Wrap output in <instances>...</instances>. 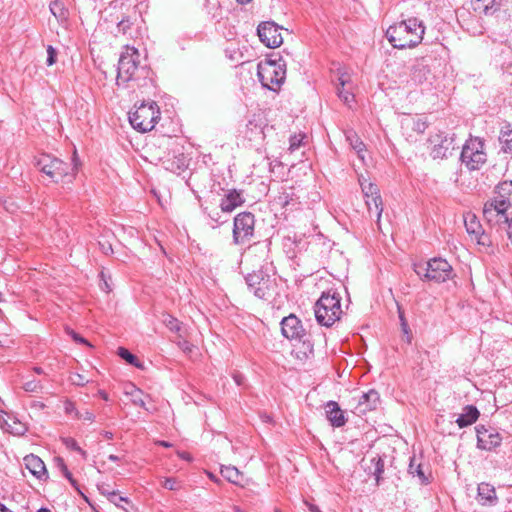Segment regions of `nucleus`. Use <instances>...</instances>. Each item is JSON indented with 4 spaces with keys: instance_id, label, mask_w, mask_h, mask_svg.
Returning a JSON list of instances; mask_svg holds the SVG:
<instances>
[{
    "instance_id": "f257e3e1",
    "label": "nucleus",
    "mask_w": 512,
    "mask_h": 512,
    "mask_svg": "<svg viewBox=\"0 0 512 512\" xmlns=\"http://www.w3.org/2000/svg\"><path fill=\"white\" fill-rule=\"evenodd\" d=\"M425 27L417 18H409L386 30V38L394 48L405 49L417 46L423 39Z\"/></svg>"
},
{
    "instance_id": "f03ea898",
    "label": "nucleus",
    "mask_w": 512,
    "mask_h": 512,
    "mask_svg": "<svg viewBox=\"0 0 512 512\" xmlns=\"http://www.w3.org/2000/svg\"><path fill=\"white\" fill-rule=\"evenodd\" d=\"M494 198L483 207V216L487 222L507 221V214L512 206V181H504L496 187Z\"/></svg>"
},
{
    "instance_id": "7ed1b4c3",
    "label": "nucleus",
    "mask_w": 512,
    "mask_h": 512,
    "mask_svg": "<svg viewBox=\"0 0 512 512\" xmlns=\"http://www.w3.org/2000/svg\"><path fill=\"white\" fill-rule=\"evenodd\" d=\"M245 198L241 190L229 189L220 200L219 205L212 203L202 204L204 213L216 225H222L229 220L230 214L244 204Z\"/></svg>"
},
{
    "instance_id": "20e7f679",
    "label": "nucleus",
    "mask_w": 512,
    "mask_h": 512,
    "mask_svg": "<svg viewBox=\"0 0 512 512\" xmlns=\"http://www.w3.org/2000/svg\"><path fill=\"white\" fill-rule=\"evenodd\" d=\"M316 321L325 327H331L342 315L341 297L334 290L322 292L314 305Z\"/></svg>"
},
{
    "instance_id": "39448f33",
    "label": "nucleus",
    "mask_w": 512,
    "mask_h": 512,
    "mask_svg": "<svg viewBox=\"0 0 512 512\" xmlns=\"http://www.w3.org/2000/svg\"><path fill=\"white\" fill-rule=\"evenodd\" d=\"M66 163L61 159L55 158L48 154L41 155L37 160L39 169L49 176L54 182H62L64 184L72 183L75 178L77 163Z\"/></svg>"
},
{
    "instance_id": "423d86ee",
    "label": "nucleus",
    "mask_w": 512,
    "mask_h": 512,
    "mask_svg": "<svg viewBox=\"0 0 512 512\" xmlns=\"http://www.w3.org/2000/svg\"><path fill=\"white\" fill-rule=\"evenodd\" d=\"M257 75L263 87L276 91L286 78V64L272 60L259 63Z\"/></svg>"
},
{
    "instance_id": "0eeeda50",
    "label": "nucleus",
    "mask_w": 512,
    "mask_h": 512,
    "mask_svg": "<svg viewBox=\"0 0 512 512\" xmlns=\"http://www.w3.org/2000/svg\"><path fill=\"white\" fill-rule=\"evenodd\" d=\"M160 111L155 102L148 104L142 103L134 112L129 115V121L134 129L140 132L151 131L158 119Z\"/></svg>"
},
{
    "instance_id": "6e6552de",
    "label": "nucleus",
    "mask_w": 512,
    "mask_h": 512,
    "mask_svg": "<svg viewBox=\"0 0 512 512\" xmlns=\"http://www.w3.org/2000/svg\"><path fill=\"white\" fill-rule=\"evenodd\" d=\"M415 273L430 281L444 282L452 275L451 265L442 258H434L426 263L415 264Z\"/></svg>"
},
{
    "instance_id": "1a4fd4ad",
    "label": "nucleus",
    "mask_w": 512,
    "mask_h": 512,
    "mask_svg": "<svg viewBox=\"0 0 512 512\" xmlns=\"http://www.w3.org/2000/svg\"><path fill=\"white\" fill-rule=\"evenodd\" d=\"M460 159L469 170H479L487 161L483 141L478 137L469 138L463 145Z\"/></svg>"
},
{
    "instance_id": "9d476101",
    "label": "nucleus",
    "mask_w": 512,
    "mask_h": 512,
    "mask_svg": "<svg viewBox=\"0 0 512 512\" xmlns=\"http://www.w3.org/2000/svg\"><path fill=\"white\" fill-rule=\"evenodd\" d=\"M248 288L260 299L269 298L275 290L276 279L262 270L254 271L246 277Z\"/></svg>"
},
{
    "instance_id": "9b49d317",
    "label": "nucleus",
    "mask_w": 512,
    "mask_h": 512,
    "mask_svg": "<svg viewBox=\"0 0 512 512\" xmlns=\"http://www.w3.org/2000/svg\"><path fill=\"white\" fill-rule=\"evenodd\" d=\"M140 54L134 47L127 46L118 62L117 84L127 83L133 79L138 68Z\"/></svg>"
},
{
    "instance_id": "f8f14e48",
    "label": "nucleus",
    "mask_w": 512,
    "mask_h": 512,
    "mask_svg": "<svg viewBox=\"0 0 512 512\" xmlns=\"http://www.w3.org/2000/svg\"><path fill=\"white\" fill-rule=\"evenodd\" d=\"M255 218L250 212L239 213L234 218L233 241L235 244H245L254 234Z\"/></svg>"
},
{
    "instance_id": "ddd939ff",
    "label": "nucleus",
    "mask_w": 512,
    "mask_h": 512,
    "mask_svg": "<svg viewBox=\"0 0 512 512\" xmlns=\"http://www.w3.org/2000/svg\"><path fill=\"white\" fill-rule=\"evenodd\" d=\"M280 27L272 22L266 21L259 24L257 34L260 41L269 48L279 47L283 43Z\"/></svg>"
},
{
    "instance_id": "4468645a",
    "label": "nucleus",
    "mask_w": 512,
    "mask_h": 512,
    "mask_svg": "<svg viewBox=\"0 0 512 512\" xmlns=\"http://www.w3.org/2000/svg\"><path fill=\"white\" fill-rule=\"evenodd\" d=\"M477 445L480 449L492 450L501 444L502 438L496 429L485 426L476 427Z\"/></svg>"
},
{
    "instance_id": "2eb2a0df",
    "label": "nucleus",
    "mask_w": 512,
    "mask_h": 512,
    "mask_svg": "<svg viewBox=\"0 0 512 512\" xmlns=\"http://www.w3.org/2000/svg\"><path fill=\"white\" fill-rule=\"evenodd\" d=\"M281 331L283 336L289 340H301L305 335L301 321L293 314L282 319Z\"/></svg>"
},
{
    "instance_id": "dca6fc26",
    "label": "nucleus",
    "mask_w": 512,
    "mask_h": 512,
    "mask_svg": "<svg viewBox=\"0 0 512 512\" xmlns=\"http://www.w3.org/2000/svg\"><path fill=\"white\" fill-rule=\"evenodd\" d=\"M431 142L433 143V148L431 150V156L434 159H443L447 158L451 155L454 150V138L436 135Z\"/></svg>"
},
{
    "instance_id": "f3484780",
    "label": "nucleus",
    "mask_w": 512,
    "mask_h": 512,
    "mask_svg": "<svg viewBox=\"0 0 512 512\" xmlns=\"http://www.w3.org/2000/svg\"><path fill=\"white\" fill-rule=\"evenodd\" d=\"M360 185L365 198H372L377 217V224H380L383 207L377 186L367 180H360ZM378 226L380 227V225Z\"/></svg>"
},
{
    "instance_id": "a211bd4d",
    "label": "nucleus",
    "mask_w": 512,
    "mask_h": 512,
    "mask_svg": "<svg viewBox=\"0 0 512 512\" xmlns=\"http://www.w3.org/2000/svg\"><path fill=\"white\" fill-rule=\"evenodd\" d=\"M339 84L337 86V94L341 101L351 107L355 100V96L352 92L351 77L347 73H342L338 78Z\"/></svg>"
},
{
    "instance_id": "6ab92c4d",
    "label": "nucleus",
    "mask_w": 512,
    "mask_h": 512,
    "mask_svg": "<svg viewBox=\"0 0 512 512\" xmlns=\"http://www.w3.org/2000/svg\"><path fill=\"white\" fill-rule=\"evenodd\" d=\"M379 403V394L375 390H370L367 393H363L358 400V404L355 407L356 413L361 415L368 411L376 409Z\"/></svg>"
},
{
    "instance_id": "aec40b11",
    "label": "nucleus",
    "mask_w": 512,
    "mask_h": 512,
    "mask_svg": "<svg viewBox=\"0 0 512 512\" xmlns=\"http://www.w3.org/2000/svg\"><path fill=\"white\" fill-rule=\"evenodd\" d=\"M26 469L37 479H41L47 473L46 466L42 459L34 454H30L23 459Z\"/></svg>"
},
{
    "instance_id": "412c9836",
    "label": "nucleus",
    "mask_w": 512,
    "mask_h": 512,
    "mask_svg": "<svg viewBox=\"0 0 512 512\" xmlns=\"http://www.w3.org/2000/svg\"><path fill=\"white\" fill-rule=\"evenodd\" d=\"M327 419L334 427H342L346 423L344 412L339 407L338 403L330 401L326 404Z\"/></svg>"
},
{
    "instance_id": "4be33fe9",
    "label": "nucleus",
    "mask_w": 512,
    "mask_h": 512,
    "mask_svg": "<svg viewBox=\"0 0 512 512\" xmlns=\"http://www.w3.org/2000/svg\"><path fill=\"white\" fill-rule=\"evenodd\" d=\"M477 489V499L482 505H494L497 502L495 488L490 482H480Z\"/></svg>"
},
{
    "instance_id": "5701e85b",
    "label": "nucleus",
    "mask_w": 512,
    "mask_h": 512,
    "mask_svg": "<svg viewBox=\"0 0 512 512\" xmlns=\"http://www.w3.org/2000/svg\"><path fill=\"white\" fill-rule=\"evenodd\" d=\"M480 416V412L474 405H467L462 413L456 419L459 428H464L474 424Z\"/></svg>"
},
{
    "instance_id": "b1692460",
    "label": "nucleus",
    "mask_w": 512,
    "mask_h": 512,
    "mask_svg": "<svg viewBox=\"0 0 512 512\" xmlns=\"http://www.w3.org/2000/svg\"><path fill=\"white\" fill-rule=\"evenodd\" d=\"M501 0H471V7L478 14H493L500 7Z\"/></svg>"
},
{
    "instance_id": "393cba45",
    "label": "nucleus",
    "mask_w": 512,
    "mask_h": 512,
    "mask_svg": "<svg viewBox=\"0 0 512 512\" xmlns=\"http://www.w3.org/2000/svg\"><path fill=\"white\" fill-rule=\"evenodd\" d=\"M109 500L117 507L121 508L124 512H137L138 509L131 504L126 497L119 495L116 492L109 493Z\"/></svg>"
},
{
    "instance_id": "a878e982",
    "label": "nucleus",
    "mask_w": 512,
    "mask_h": 512,
    "mask_svg": "<svg viewBox=\"0 0 512 512\" xmlns=\"http://www.w3.org/2000/svg\"><path fill=\"white\" fill-rule=\"evenodd\" d=\"M464 224H465L466 231L470 236L474 237L475 235H478L479 233L481 234V230L483 229L482 225L480 224L479 220L477 219V217L474 214H472L470 212L467 213L464 216Z\"/></svg>"
},
{
    "instance_id": "bb28decb",
    "label": "nucleus",
    "mask_w": 512,
    "mask_h": 512,
    "mask_svg": "<svg viewBox=\"0 0 512 512\" xmlns=\"http://www.w3.org/2000/svg\"><path fill=\"white\" fill-rule=\"evenodd\" d=\"M162 322L171 332L177 333L178 338L183 337L182 323L177 318L170 314H164Z\"/></svg>"
},
{
    "instance_id": "cd10ccee",
    "label": "nucleus",
    "mask_w": 512,
    "mask_h": 512,
    "mask_svg": "<svg viewBox=\"0 0 512 512\" xmlns=\"http://www.w3.org/2000/svg\"><path fill=\"white\" fill-rule=\"evenodd\" d=\"M3 428L14 435H23L26 432L25 425L12 417L4 421Z\"/></svg>"
},
{
    "instance_id": "c85d7f7f",
    "label": "nucleus",
    "mask_w": 512,
    "mask_h": 512,
    "mask_svg": "<svg viewBox=\"0 0 512 512\" xmlns=\"http://www.w3.org/2000/svg\"><path fill=\"white\" fill-rule=\"evenodd\" d=\"M346 139L350 143L351 147L357 152L358 157L361 160H364L363 152L365 150V145L358 137V135L352 131L346 133Z\"/></svg>"
},
{
    "instance_id": "c756f323",
    "label": "nucleus",
    "mask_w": 512,
    "mask_h": 512,
    "mask_svg": "<svg viewBox=\"0 0 512 512\" xmlns=\"http://www.w3.org/2000/svg\"><path fill=\"white\" fill-rule=\"evenodd\" d=\"M50 11L59 21L65 20L67 17V10L60 0H55L50 3Z\"/></svg>"
},
{
    "instance_id": "7c9ffc66",
    "label": "nucleus",
    "mask_w": 512,
    "mask_h": 512,
    "mask_svg": "<svg viewBox=\"0 0 512 512\" xmlns=\"http://www.w3.org/2000/svg\"><path fill=\"white\" fill-rule=\"evenodd\" d=\"M499 141L504 152L512 153V130L502 131Z\"/></svg>"
},
{
    "instance_id": "2f4dec72",
    "label": "nucleus",
    "mask_w": 512,
    "mask_h": 512,
    "mask_svg": "<svg viewBox=\"0 0 512 512\" xmlns=\"http://www.w3.org/2000/svg\"><path fill=\"white\" fill-rule=\"evenodd\" d=\"M220 474L224 480H234L241 475L240 471L234 466H222Z\"/></svg>"
},
{
    "instance_id": "473e14b6",
    "label": "nucleus",
    "mask_w": 512,
    "mask_h": 512,
    "mask_svg": "<svg viewBox=\"0 0 512 512\" xmlns=\"http://www.w3.org/2000/svg\"><path fill=\"white\" fill-rule=\"evenodd\" d=\"M54 468L57 469L59 472H61L62 476L67 478V480H73L72 474L68 470L64 460L60 457H55L53 459Z\"/></svg>"
},
{
    "instance_id": "72a5a7b5",
    "label": "nucleus",
    "mask_w": 512,
    "mask_h": 512,
    "mask_svg": "<svg viewBox=\"0 0 512 512\" xmlns=\"http://www.w3.org/2000/svg\"><path fill=\"white\" fill-rule=\"evenodd\" d=\"M406 125H407V127L411 128L412 130L417 132L418 134L424 133V131L427 128L426 122L420 118L410 119L407 121Z\"/></svg>"
},
{
    "instance_id": "f704fd0d",
    "label": "nucleus",
    "mask_w": 512,
    "mask_h": 512,
    "mask_svg": "<svg viewBox=\"0 0 512 512\" xmlns=\"http://www.w3.org/2000/svg\"><path fill=\"white\" fill-rule=\"evenodd\" d=\"M118 355L122 359H124L127 363L134 365L136 367H140V363H139V360L137 359V357L135 355H133L132 353H130L127 349L120 347L118 349Z\"/></svg>"
},
{
    "instance_id": "c9c22d12",
    "label": "nucleus",
    "mask_w": 512,
    "mask_h": 512,
    "mask_svg": "<svg viewBox=\"0 0 512 512\" xmlns=\"http://www.w3.org/2000/svg\"><path fill=\"white\" fill-rule=\"evenodd\" d=\"M408 472L413 476L419 477L421 480H427L421 464H416L415 459H411Z\"/></svg>"
},
{
    "instance_id": "e433bc0d",
    "label": "nucleus",
    "mask_w": 512,
    "mask_h": 512,
    "mask_svg": "<svg viewBox=\"0 0 512 512\" xmlns=\"http://www.w3.org/2000/svg\"><path fill=\"white\" fill-rule=\"evenodd\" d=\"M23 389L26 392L39 393L42 390V386L37 380H29L23 383Z\"/></svg>"
},
{
    "instance_id": "4c0bfd02",
    "label": "nucleus",
    "mask_w": 512,
    "mask_h": 512,
    "mask_svg": "<svg viewBox=\"0 0 512 512\" xmlns=\"http://www.w3.org/2000/svg\"><path fill=\"white\" fill-rule=\"evenodd\" d=\"M304 137L305 135L303 134L291 136L289 140V151L294 152L295 150H297L301 146Z\"/></svg>"
},
{
    "instance_id": "58836bf2",
    "label": "nucleus",
    "mask_w": 512,
    "mask_h": 512,
    "mask_svg": "<svg viewBox=\"0 0 512 512\" xmlns=\"http://www.w3.org/2000/svg\"><path fill=\"white\" fill-rule=\"evenodd\" d=\"M490 225H506L507 235L512 244V213L507 214V221L488 222Z\"/></svg>"
},
{
    "instance_id": "ea45409f",
    "label": "nucleus",
    "mask_w": 512,
    "mask_h": 512,
    "mask_svg": "<svg viewBox=\"0 0 512 512\" xmlns=\"http://www.w3.org/2000/svg\"><path fill=\"white\" fill-rule=\"evenodd\" d=\"M63 443L64 445L68 448V449H71V450H74V451H77L79 453H81L82 455L85 454V452L79 447L78 443L76 442L75 439L73 438H70V437H67V438H64L63 439Z\"/></svg>"
},
{
    "instance_id": "a19ab883",
    "label": "nucleus",
    "mask_w": 512,
    "mask_h": 512,
    "mask_svg": "<svg viewBox=\"0 0 512 512\" xmlns=\"http://www.w3.org/2000/svg\"><path fill=\"white\" fill-rule=\"evenodd\" d=\"M134 396L131 398V401L134 405L140 406L146 410L148 408L145 407V401L143 399V392L141 390H133Z\"/></svg>"
},
{
    "instance_id": "79ce46f5",
    "label": "nucleus",
    "mask_w": 512,
    "mask_h": 512,
    "mask_svg": "<svg viewBox=\"0 0 512 512\" xmlns=\"http://www.w3.org/2000/svg\"><path fill=\"white\" fill-rule=\"evenodd\" d=\"M474 240H476V242L479 244V245H482V246H490L491 245V241H490V238L488 235L485 234L484 230L482 229L481 230V234L479 233L478 235H475L474 237H472Z\"/></svg>"
},
{
    "instance_id": "37998d69",
    "label": "nucleus",
    "mask_w": 512,
    "mask_h": 512,
    "mask_svg": "<svg viewBox=\"0 0 512 512\" xmlns=\"http://www.w3.org/2000/svg\"><path fill=\"white\" fill-rule=\"evenodd\" d=\"M427 70L424 66L422 67H416L412 74V79L415 82L422 83V78L426 74Z\"/></svg>"
},
{
    "instance_id": "c03bdc74",
    "label": "nucleus",
    "mask_w": 512,
    "mask_h": 512,
    "mask_svg": "<svg viewBox=\"0 0 512 512\" xmlns=\"http://www.w3.org/2000/svg\"><path fill=\"white\" fill-rule=\"evenodd\" d=\"M177 345L185 353H190L192 351V345L184 339V336L179 338Z\"/></svg>"
},
{
    "instance_id": "a18cd8bd",
    "label": "nucleus",
    "mask_w": 512,
    "mask_h": 512,
    "mask_svg": "<svg viewBox=\"0 0 512 512\" xmlns=\"http://www.w3.org/2000/svg\"><path fill=\"white\" fill-rule=\"evenodd\" d=\"M56 50L52 46L47 48V65L51 66L56 62Z\"/></svg>"
},
{
    "instance_id": "49530a36",
    "label": "nucleus",
    "mask_w": 512,
    "mask_h": 512,
    "mask_svg": "<svg viewBox=\"0 0 512 512\" xmlns=\"http://www.w3.org/2000/svg\"><path fill=\"white\" fill-rule=\"evenodd\" d=\"M383 467H384L383 461L381 459H378L377 462L375 463V469L373 472L376 481H379L381 479Z\"/></svg>"
},
{
    "instance_id": "de8ad7c7",
    "label": "nucleus",
    "mask_w": 512,
    "mask_h": 512,
    "mask_svg": "<svg viewBox=\"0 0 512 512\" xmlns=\"http://www.w3.org/2000/svg\"><path fill=\"white\" fill-rule=\"evenodd\" d=\"M76 417L79 419L85 420V421H93L94 420L93 413L88 410H85L83 412L76 411Z\"/></svg>"
},
{
    "instance_id": "09e8293b",
    "label": "nucleus",
    "mask_w": 512,
    "mask_h": 512,
    "mask_svg": "<svg viewBox=\"0 0 512 512\" xmlns=\"http://www.w3.org/2000/svg\"><path fill=\"white\" fill-rule=\"evenodd\" d=\"M67 334L70 335L76 342L83 343L89 345L88 341L77 334L75 331L71 329H67Z\"/></svg>"
},
{
    "instance_id": "8fccbe9b",
    "label": "nucleus",
    "mask_w": 512,
    "mask_h": 512,
    "mask_svg": "<svg viewBox=\"0 0 512 512\" xmlns=\"http://www.w3.org/2000/svg\"><path fill=\"white\" fill-rule=\"evenodd\" d=\"M100 248L104 254H109L113 252L112 246L108 242H99Z\"/></svg>"
},
{
    "instance_id": "3c124183",
    "label": "nucleus",
    "mask_w": 512,
    "mask_h": 512,
    "mask_svg": "<svg viewBox=\"0 0 512 512\" xmlns=\"http://www.w3.org/2000/svg\"><path fill=\"white\" fill-rule=\"evenodd\" d=\"M133 390H140L139 388H137L135 385L133 384H128L126 385L125 387V394L130 396L131 398L134 396V391Z\"/></svg>"
},
{
    "instance_id": "603ef678",
    "label": "nucleus",
    "mask_w": 512,
    "mask_h": 512,
    "mask_svg": "<svg viewBox=\"0 0 512 512\" xmlns=\"http://www.w3.org/2000/svg\"><path fill=\"white\" fill-rule=\"evenodd\" d=\"M73 383L76 385H84L87 381L80 374H75L72 378Z\"/></svg>"
},
{
    "instance_id": "864d4df0",
    "label": "nucleus",
    "mask_w": 512,
    "mask_h": 512,
    "mask_svg": "<svg viewBox=\"0 0 512 512\" xmlns=\"http://www.w3.org/2000/svg\"><path fill=\"white\" fill-rule=\"evenodd\" d=\"M65 411L68 414L74 413L76 415V411H78V410L75 408V405L72 402H66L65 403Z\"/></svg>"
},
{
    "instance_id": "5fc2aeb1",
    "label": "nucleus",
    "mask_w": 512,
    "mask_h": 512,
    "mask_svg": "<svg viewBox=\"0 0 512 512\" xmlns=\"http://www.w3.org/2000/svg\"><path fill=\"white\" fill-rule=\"evenodd\" d=\"M178 484L179 482H175V481H172V482H165V488L169 489V490H176L178 488Z\"/></svg>"
},
{
    "instance_id": "6e6d98bb",
    "label": "nucleus",
    "mask_w": 512,
    "mask_h": 512,
    "mask_svg": "<svg viewBox=\"0 0 512 512\" xmlns=\"http://www.w3.org/2000/svg\"><path fill=\"white\" fill-rule=\"evenodd\" d=\"M178 456L186 461H191L192 457L188 452H178Z\"/></svg>"
},
{
    "instance_id": "4d7b16f0",
    "label": "nucleus",
    "mask_w": 512,
    "mask_h": 512,
    "mask_svg": "<svg viewBox=\"0 0 512 512\" xmlns=\"http://www.w3.org/2000/svg\"><path fill=\"white\" fill-rule=\"evenodd\" d=\"M365 199H366L365 202H366L368 211H369V213H372L373 209L375 210L374 204L372 202V198H365Z\"/></svg>"
},
{
    "instance_id": "13d9d810",
    "label": "nucleus",
    "mask_w": 512,
    "mask_h": 512,
    "mask_svg": "<svg viewBox=\"0 0 512 512\" xmlns=\"http://www.w3.org/2000/svg\"><path fill=\"white\" fill-rule=\"evenodd\" d=\"M305 504L308 506V508H309V510H310L311 512H321V510H320L317 506H315V505H313V504H309V503H308V502H306V501H305Z\"/></svg>"
},
{
    "instance_id": "bf43d9fd",
    "label": "nucleus",
    "mask_w": 512,
    "mask_h": 512,
    "mask_svg": "<svg viewBox=\"0 0 512 512\" xmlns=\"http://www.w3.org/2000/svg\"><path fill=\"white\" fill-rule=\"evenodd\" d=\"M233 378H234V380H235V382H236V384H237V385H241V384L243 383V377H242V375H240V374H235V375L233 376Z\"/></svg>"
},
{
    "instance_id": "052dcab7",
    "label": "nucleus",
    "mask_w": 512,
    "mask_h": 512,
    "mask_svg": "<svg viewBox=\"0 0 512 512\" xmlns=\"http://www.w3.org/2000/svg\"><path fill=\"white\" fill-rule=\"evenodd\" d=\"M108 459H109V460H111V461H118V460H120V459H121V457H120V456H117V455L110 454V455L108 456Z\"/></svg>"
},
{
    "instance_id": "680f3d73",
    "label": "nucleus",
    "mask_w": 512,
    "mask_h": 512,
    "mask_svg": "<svg viewBox=\"0 0 512 512\" xmlns=\"http://www.w3.org/2000/svg\"><path fill=\"white\" fill-rule=\"evenodd\" d=\"M401 327H402L403 332L405 334H408L409 328H408L407 322H403Z\"/></svg>"
},
{
    "instance_id": "e2e57ef3",
    "label": "nucleus",
    "mask_w": 512,
    "mask_h": 512,
    "mask_svg": "<svg viewBox=\"0 0 512 512\" xmlns=\"http://www.w3.org/2000/svg\"><path fill=\"white\" fill-rule=\"evenodd\" d=\"M0 512H12L5 505L0 503Z\"/></svg>"
},
{
    "instance_id": "0e129e2a",
    "label": "nucleus",
    "mask_w": 512,
    "mask_h": 512,
    "mask_svg": "<svg viewBox=\"0 0 512 512\" xmlns=\"http://www.w3.org/2000/svg\"><path fill=\"white\" fill-rule=\"evenodd\" d=\"M158 444L163 447H171L172 446L169 442H166V441H159Z\"/></svg>"
},
{
    "instance_id": "69168bd1",
    "label": "nucleus",
    "mask_w": 512,
    "mask_h": 512,
    "mask_svg": "<svg viewBox=\"0 0 512 512\" xmlns=\"http://www.w3.org/2000/svg\"><path fill=\"white\" fill-rule=\"evenodd\" d=\"M99 394H100V396L102 397V399H104V400H106V401L108 400V395H107V393H106V392H104V391H100V392H99Z\"/></svg>"
},
{
    "instance_id": "338daca9",
    "label": "nucleus",
    "mask_w": 512,
    "mask_h": 512,
    "mask_svg": "<svg viewBox=\"0 0 512 512\" xmlns=\"http://www.w3.org/2000/svg\"><path fill=\"white\" fill-rule=\"evenodd\" d=\"M119 27L123 29V31H125L126 27H128V25L125 23V21H121L119 23Z\"/></svg>"
},
{
    "instance_id": "774afa93",
    "label": "nucleus",
    "mask_w": 512,
    "mask_h": 512,
    "mask_svg": "<svg viewBox=\"0 0 512 512\" xmlns=\"http://www.w3.org/2000/svg\"><path fill=\"white\" fill-rule=\"evenodd\" d=\"M399 319H400V321H401V324H402L403 322H406V320H405V318H404V315H403V313H402L400 310H399Z\"/></svg>"
}]
</instances>
